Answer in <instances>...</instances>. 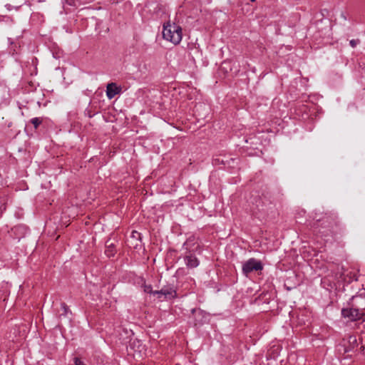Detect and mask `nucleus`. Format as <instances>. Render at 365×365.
<instances>
[{
	"label": "nucleus",
	"mask_w": 365,
	"mask_h": 365,
	"mask_svg": "<svg viewBox=\"0 0 365 365\" xmlns=\"http://www.w3.org/2000/svg\"><path fill=\"white\" fill-rule=\"evenodd\" d=\"M365 300L361 296H353L346 308L341 309V314L350 321H357L364 315Z\"/></svg>",
	"instance_id": "obj_1"
},
{
	"label": "nucleus",
	"mask_w": 365,
	"mask_h": 365,
	"mask_svg": "<svg viewBox=\"0 0 365 365\" xmlns=\"http://www.w3.org/2000/svg\"><path fill=\"white\" fill-rule=\"evenodd\" d=\"M163 36L173 44H178L182 40V29L175 24H168L163 27Z\"/></svg>",
	"instance_id": "obj_2"
},
{
	"label": "nucleus",
	"mask_w": 365,
	"mask_h": 365,
	"mask_svg": "<svg viewBox=\"0 0 365 365\" xmlns=\"http://www.w3.org/2000/svg\"><path fill=\"white\" fill-rule=\"evenodd\" d=\"M322 222V224L325 222H329L330 224V233L332 234L335 239H338L339 235H341L344 232V229L341 227L339 222L336 220L335 216L324 217L322 220H318L314 225L315 227H319V223Z\"/></svg>",
	"instance_id": "obj_3"
},
{
	"label": "nucleus",
	"mask_w": 365,
	"mask_h": 365,
	"mask_svg": "<svg viewBox=\"0 0 365 365\" xmlns=\"http://www.w3.org/2000/svg\"><path fill=\"white\" fill-rule=\"evenodd\" d=\"M263 269V264L261 261L255 259L250 258L242 264V272L244 275H248L253 272L262 271Z\"/></svg>",
	"instance_id": "obj_4"
},
{
	"label": "nucleus",
	"mask_w": 365,
	"mask_h": 365,
	"mask_svg": "<svg viewBox=\"0 0 365 365\" xmlns=\"http://www.w3.org/2000/svg\"><path fill=\"white\" fill-rule=\"evenodd\" d=\"M153 295H158V298L163 296L166 299H172L177 297V292L173 287L165 286L160 290L154 291Z\"/></svg>",
	"instance_id": "obj_5"
},
{
	"label": "nucleus",
	"mask_w": 365,
	"mask_h": 365,
	"mask_svg": "<svg viewBox=\"0 0 365 365\" xmlns=\"http://www.w3.org/2000/svg\"><path fill=\"white\" fill-rule=\"evenodd\" d=\"M184 261L187 267L190 269L197 267L200 264V261L197 257L190 252L185 255Z\"/></svg>",
	"instance_id": "obj_6"
},
{
	"label": "nucleus",
	"mask_w": 365,
	"mask_h": 365,
	"mask_svg": "<svg viewBox=\"0 0 365 365\" xmlns=\"http://www.w3.org/2000/svg\"><path fill=\"white\" fill-rule=\"evenodd\" d=\"M121 92V87L118 86L115 83H110L106 86V96L108 99L113 98L117 94Z\"/></svg>",
	"instance_id": "obj_7"
},
{
	"label": "nucleus",
	"mask_w": 365,
	"mask_h": 365,
	"mask_svg": "<svg viewBox=\"0 0 365 365\" xmlns=\"http://www.w3.org/2000/svg\"><path fill=\"white\" fill-rule=\"evenodd\" d=\"M191 313L194 318L195 326L202 324L204 322L203 319L205 317V312L204 311L194 308L191 310Z\"/></svg>",
	"instance_id": "obj_8"
},
{
	"label": "nucleus",
	"mask_w": 365,
	"mask_h": 365,
	"mask_svg": "<svg viewBox=\"0 0 365 365\" xmlns=\"http://www.w3.org/2000/svg\"><path fill=\"white\" fill-rule=\"evenodd\" d=\"M116 253V250L113 243H108V241L106 242L105 254L108 257H114Z\"/></svg>",
	"instance_id": "obj_9"
},
{
	"label": "nucleus",
	"mask_w": 365,
	"mask_h": 365,
	"mask_svg": "<svg viewBox=\"0 0 365 365\" xmlns=\"http://www.w3.org/2000/svg\"><path fill=\"white\" fill-rule=\"evenodd\" d=\"M8 40L10 43V47L9 48V53L12 56H15L16 54L18 53V46H17L16 43H15L13 41H11V39L10 38H9Z\"/></svg>",
	"instance_id": "obj_10"
},
{
	"label": "nucleus",
	"mask_w": 365,
	"mask_h": 365,
	"mask_svg": "<svg viewBox=\"0 0 365 365\" xmlns=\"http://www.w3.org/2000/svg\"><path fill=\"white\" fill-rule=\"evenodd\" d=\"M31 123L34 125V128L36 129L38 125L42 123V120L40 118H33L31 120Z\"/></svg>",
	"instance_id": "obj_11"
},
{
	"label": "nucleus",
	"mask_w": 365,
	"mask_h": 365,
	"mask_svg": "<svg viewBox=\"0 0 365 365\" xmlns=\"http://www.w3.org/2000/svg\"><path fill=\"white\" fill-rule=\"evenodd\" d=\"M359 42L360 41L359 39H351L349 41V44L352 48H354L359 43Z\"/></svg>",
	"instance_id": "obj_12"
},
{
	"label": "nucleus",
	"mask_w": 365,
	"mask_h": 365,
	"mask_svg": "<svg viewBox=\"0 0 365 365\" xmlns=\"http://www.w3.org/2000/svg\"><path fill=\"white\" fill-rule=\"evenodd\" d=\"M144 292H147V293H150V294H153V292L152 291V286L151 285H146L145 284L144 285Z\"/></svg>",
	"instance_id": "obj_13"
},
{
	"label": "nucleus",
	"mask_w": 365,
	"mask_h": 365,
	"mask_svg": "<svg viewBox=\"0 0 365 365\" xmlns=\"http://www.w3.org/2000/svg\"><path fill=\"white\" fill-rule=\"evenodd\" d=\"M61 308L63 310V314H64V315L67 314V313L69 311L68 307L65 303H61Z\"/></svg>",
	"instance_id": "obj_14"
},
{
	"label": "nucleus",
	"mask_w": 365,
	"mask_h": 365,
	"mask_svg": "<svg viewBox=\"0 0 365 365\" xmlns=\"http://www.w3.org/2000/svg\"><path fill=\"white\" fill-rule=\"evenodd\" d=\"M75 365H86L80 359L76 357L74 359Z\"/></svg>",
	"instance_id": "obj_15"
},
{
	"label": "nucleus",
	"mask_w": 365,
	"mask_h": 365,
	"mask_svg": "<svg viewBox=\"0 0 365 365\" xmlns=\"http://www.w3.org/2000/svg\"><path fill=\"white\" fill-rule=\"evenodd\" d=\"M140 234L139 232H138L137 231H133L132 232L133 237H140Z\"/></svg>",
	"instance_id": "obj_16"
},
{
	"label": "nucleus",
	"mask_w": 365,
	"mask_h": 365,
	"mask_svg": "<svg viewBox=\"0 0 365 365\" xmlns=\"http://www.w3.org/2000/svg\"><path fill=\"white\" fill-rule=\"evenodd\" d=\"M252 1H255V0H251Z\"/></svg>",
	"instance_id": "obj_17"
}]
</instances>
